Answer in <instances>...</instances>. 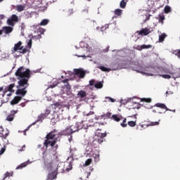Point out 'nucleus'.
<instances>
[{
	"label": "nucleus",
	"instance_id": "obj_1",
	"mask_svg": "<svg viewBox=\"0 0 180 180\" xmlns=\"http://www.w3.org/2000/svg\"><path fill=\"white\" fill-rule=\"evenodd\" d=\"M18 77L19 86H29V79L30 78V70L26 69L23 66L20 67L15 73Z\"/></svg>",
	"mask_w": 180,
	"mask_h": 180
},
{
	"label": "nucleus",
	"instance_id": "obj_2",
	"mask_svg": "<svg viewBox=\"0 0 180 180\" xmlns=\"http://www.w3.org/2000/svg\"><path fill=\"white\" fill-rule=\"evenodd\" d=\"M57 141H60V135L56 134V130L51 131L46 136V140L44 142V146L46 147V150L49 148V146L51 148L54 147L57 144Z\"/></svg>",
	"mask_w": 180,
	"mask_h": 180
},
{
	"label": "nucleus",
	"instance_id": "obj_3",
	"mask_svg": "<svg viewBox=\"0 0 180 180\" xmlns=\"http://www.w3.org/2000/svg\"><path fill=\"white\" fill-rule=\"evenodd\" d=\"M57 152L53 150V149H49L43 152L42 160L45 165H51L54 162V160L57 158Z\"/></svg>",
	"mask_w": 180,
	"mask_h": 180
},
{
	"label": "nucleus",
	"instance_id": "obj_4",
	"mask_svg": "<svg viewBox=\"0 0 180 180\" xmlns=\"http://www.w3.org/2000/svg\"><path fill=\"white\" fill-rule=\"evenodd\" d=\"M51 113V110H50V108H46L44 113H41L38 116L37 120L32 123V125L36 124L37 122H43V120H44V119H46V117H47V116H49V115H50Z\"/></svg>",
	"mask_w": 180,
	"mask_h": 180
},
{
	"label": "nucleus",
	"instance_id": "obj_5",
	"mask_svg": "<svg viewBox=\"0 0 180 180\" xmlns=\"http://www.w3.org/2000/svg\"><path fill=\"white\" fill-rule=\"evenodd\" d=\"M18 22H19V17L16 14H13L10 18H8L7 25L13 27L15 23H18Z\"/></svg>",
	"mask_w": 180,
	"mask_h": 180
},
{
	"label": "nucleus",
	"instance_id": "obj_6",
	"mask_svg": "<svg viewBox=\"0 0 180 180\" xmlns=\"http://www.w3.org/2000/svg\"><path fill=\"white\" fill-rule=\"evenodd\" d=\"M106 136H108V134L106 133L98 134L93 143H98V144H101V143L105 141V137H106Z\"/></svg>",
	"mask_w": 180,
	"mask_h": 180
},
{
	"label": "nucleus",
	"instance_id": "obj_7",
	"mask_svg": "<svg viewBox=\"0 0 180 180\" xmlns=\"http://www.w3.org/2000/svg\"><path fill=\"white\" fill-rule=\"evenodd\" d=\"M151 33V30L148 27L143 28L141 30H138L136 32V34H137L139 36H148Z\"/></svg>",
	"mask_w": 180,
	"mask_h": 180
},
{
	"label": "nucleus",
	"instance_id": "obj_8",
	"mask_svg": "<svg viewBox=\"0 0 180 180\" xmlns=\"http://www.w3.org/2000/svg\"><path fill=\"white\" fill-rule=\"evenodd\" d=\"M75 75L79 77V78H85L86 72L83 69H74Z\"/></svg>",
	"mask_w": 180,
	"mask_h": 180
},
{
	"label": "nucleus",
	"instance_id": "obj_9",
	"mask_svg": "<svg viewBox=\"0 0 180 180\" xmlns=\"http://www.w3.org/2000/svg\"><path fill=\"white\" fill-rule=\"evenodd\" d=\"M77 98H79L80 101H86L88 94L84 90H80L77 92Z\"/></svg>",
	"mask_w": 180,
	"mask_h": 180
},
{
	"label": "nucleus",
	"instance_id": "obj_10",
	"mask_svg": "<svg viewBox=\"0 0 180 180\" xmlns=\"http://www.w3.org/2000/svg\"><path fill=\"white\" fill-rule=\"evenodd\" d=\"M13 88H15V84H10L7 89L4 90L3 94L1 95V98H4L5 96V94H6V92H11V93L15 92V90L13 89Z\"/></svg>",
	"mask_w": 180,
	"mask_h": 180
},
{
	"label": "nucleus",
	"instance_id": "obj_11",
	"mask_svg": "<svg viewBox=\"0 0 180 180\" xmlns=\"http://www.w3.org/2000/svg\"><path fill=\"white\" fill-rule=\"evenodd\" d=\"M26 88H27V86H25L22 89H17L15 92L16 95H21L22 96H25L27 94V90H26Z\"/></svg>",
	"mask_w": 180,
	"mask_h": 180
},
{
	"label": "nucleus",
	"instance_id": "obj_12",
	"mask_svg": "<svg viewBox=\"0 0 180 180\" xmlns=\"http://www.w3.org/2000/svg\"><path fill=\"white\" fill-rule=\"evenodd\" d=\"M2 29L5 34H9L10 33H12L13 32V27L11 26H4L2 27Z\"/></svg>",
	"mask_w": 180,
	"mask_h": 180
},
{
	"label": "nucleus",
	"instance_id": "obj_13",
	"mask_svg": "<svg viewBox=\"0 0 180 180\" xmlns=\"http://www.w3.org/2000/svg\"><path fill=\"white\" fill-rule=\"evenodd\" d=\"M18 50H23V46H22V41H18L17 44L14 45L13 52L18 51Z\"/></svg>",
	"mask_w": 180,
	"mask_h": 180
},
{
	"label": "nucleus",
	"instance_id": "obj_14",
	"mask_svg": "<svg viewBox=\"0 0 180 180\" xmlns=\"http://www.w3.org/2000/svg\"><path fill=\"white\" fill-rule=\"evenodd\" d=\"M101 155L99 154V151L94 152L93 153V158L94 159L95 162H99L101 158Z\"/></svg>",
	"mask_w": 180,
	"mask_h": 180
},
{
	"label": "nucleus",
	"instance_id": "obj_15",
	"mask_svg": "<svg viewBox=\"0 0 180 180\" xmlns=\"http://www.w3.org/2000/svg\"><path fill=\"white\" fill-rule=\"evenodd\" d=\"M22 99V97L20 96H15L11 101V105H18L19 102H20V100Z\"/></svg>",
	"mask_w": 180,
	"mask_h": 180
},
{
	"label": "nucleus",
	"instance_id": "obj_16",
	"mask_svg": "<svg viewBox=\"0 0 180 180\" xmlns=\"http://www.w3.org/2000/svg\"><path fill=\"white\" fill-rule=\"evenodd\" d=\"M155 106L156 108H160V109H165L167 111H168V110L171 111V110H169L168 108H167V105H165V104H164V103H158L155 104Z\"/></svg>",
	"mask_w": 180,
	"mask_h": 180
},
{
	"label": "nucleus",
	"instance_id": "obj_17",
	"mask_svg": "<svg viewBox=\"0 0 180 180\" xmlns=\"http://www.w3.org/2000/svg\"><path fill=\"white\" fill-rule=\"evenodd\" d=\"M29 164H30V162H29V161H26L23 163H21L20 165H19L17 167L16 169H22L26 167H27V165H29Z\"/></svg>",
	"mask_w": 180,
	"mask_h": 180
},
{
	"label": "nucleus",
	"instance_id": "obj_18",
	"mask_svg": "<svg viewBox=\"0 0 180 180\" xmlns=\"http://www.w3.org/2000/svg\"><path fill=\"white\" fill-rule=\"evenodd\" d=\"M56 172L58 174H63L64 172V165H58L56 168Z\"/></svg>",
	"mask_w": 180,
	"mask_h": 180
},
{
	"label": "nucleus",
	"instance_id": "obj_19",
	"mask_svg": "<svg viewBox=\"0 0 180 180\" xmlns=\"http://www.w3.org/2000/svg\"><path fill=\"white\" fill-rule=\"evenodd\" d=\"M25 9H26V4L16 6V11H18V12H23Z\"/></svg>",
	"mask_w": 180,
	"mask_h": 180
},
{
	"label": "nucleus",
	"instance_id": "obj_20",
	"mask_svg": "<svg viewBox=\"0 0 180 180\" xmlns=\"http://www.w3.org/2000/svg\"><path fill=\"white\" fill-rule=\"evenodd\" d=\"M111 119H112V120H115V122H120V120L123 119V117L117 115H112Z\"/></svg>",
	"mask_w": 180,
	"mask_h": 180
},
{
	"label": "nucleus",
	"instance_id": "obj_21",
	"mask_svg": "<svg viewBox=\"0 0 180 180\" xmlns=\"http://www.w3.org/2000/svg\"><path fill=\"white\" fill-rule=\"evenodd\" d=\"M56 178H57V173H56V172H53L49 174L47 180H53L56 179Z\"/></svg>",
	"mask_w": 180,
	"mask_h": 180
},
{
	"label": "nucleus",
	"instance_id": "obj_22",
	"mask_svg": "<svg viewBox=\"0 0 180 180\" xmlns=\"http://www.w3.org/2000/svg\"><path fill=\"white\" fill-rule=\"evenodd\" d=\"M97 68H98V70H101V71L104 72H109V71H110V68H108L105 66H98Z\"/></svg>",
	"mask_w": 180,
	"mask_h": 180
},
{
	"label": "nucleus",
	"instance_id": "obj_23",
	"mask_svg": "<svg viewBox=\"0 0 180 180\" xmlns=\"http://www.w3.org/2000/svg\"><path fill=\"white\" fill-rule=\"evenodd\" d=\"M165 37H167V34L163 33L159 36V43H162L164 40H165Z\"/></svg>",
	"mask_w": 180,
	"mask_h": 180
},
{
	"label": "nucleus",
	"instance_id": "obj_24",
	"mask_svg": "<svg viewBox=\"0 0 180 180\" xmlns=\"http://www.w3.org/2000/svg\"><path fill=\"white\" fill-rule=\"evenodd\" d=\"M153 48V45L151 44H148V45H146V44H143L142 46H141V48L139 49V50H144V49H152Z\"/></svg>",
	"mask_w": 180,
	"mask_h": 180
},
{
	"label": "nucleus",
	"instance_id": "obj_25",
	"mask_svg": "<svg viewBox=\"0 0 180 180\" xmlns=\"http://www.w3.org/2000/svg\"><path fill=\"white\" fill-rule=\"evenodd\" d=\"M38 33H40V34H38V39H41V34H44V29L43 28H39L37 30Z\"/></svg>",
	"mask_w": 180,
	"mask_h": 180
},
{
	"label": "nucleus",
	"instance_id": "obj_26",
	"mask_svg": "<svg viewBox=\"0 0 180 180\" xmlns=\"http://www.w3.org/2000/svg\"><path fill=\"white\" fill-rule=\"evenodd\" d=\"M127 4V1H125V0H122L120 4V8H122V9H124V8H126Z\"/></svg>",
	"mask_w": 180,
	"mask_h": 180
},
{
	"label": "nucleus",
	"instance_id": "obj_27",
	"mask_svg": "<svg viewBox=\"0 0 180 180\" xmlns=\"http://www.w3.org/2000/svg\"><path fill=\"white\" fill-rule=\"evenodd\" d=\"M94 86L97 89H101V88L103 87V84H102V82H99L98 83L95 84Z\"/></svg>",
	"mask_w": 180,
	"mask_h": 180
},
{
	"label": "nucleus",
	"instance_id": "obj_28",
	"mask_svg": "<svg viewBox=\"0 0 180 180\" xmlns=\"http://www.w3.org/2000/svg\"><path fill=\"white\" fill-rule=\"evenodd\" d=\"M13 176V172H6V173L4 174V177L3 178V180H5L6 179H7L8 176Z\"/></svg>",
	"mask_w": 180,
	"mask_h": 180
},
{
	"label": "nucleus",
	"instance_id": "obj_29",
	"mask_svg": "<svg viewBox=\"0 0 180 180\" xmlns=\"http://www.w3.org/2000/svg\"><path fill=\"white\" fill-rule=\"evenodd\" d=\"M49 20L48 19H44L41 20V22H40V25L41 26H46V25L49 24Z\"/></svg>",
	"mask_w": 180,
	"mask_h": 180
},
{
	"label": "nucleus",
	"instance_id": "obj_30",
	"mask_svg": "<svg viewBox=\"0 0 180 180\" xmlns=\"http://www.w3.org/2000/svg\"><path fill=\"white\" fill-rule=\"evenodd\" d=\"M21 51H19V53H20V54H26V53H29L30 51V49H27L26 48H22V49H20Z\"/></svg>",
	"mask_w": 180,
	"mask_h": 180
},
{
	"label": "nucleus",
	"instance_id": "obj_31",
	"mask_svg": "<svg viewBox=\"0 0 180 180\" xmlns=\"http://www.w3.org/2000/svg\"><path fill=\"white\" fill-rule=\"evenodd\" d=\"M91 163H92V159L89 158L85 161L84 165H85V167H88V166L91 165Z\"/></svg>",
	"mask_w": 180,
	"mask_h": 180
},
{
	"label": "nucleus",
	"instance_id": "obj_32",
	"mask_svg": "<svg viewBox=\"0 0 180 180\" xmlns=\"http://www.w3.org/2000/svg\"><path fill=\"white\" fill-rule=\"evenodd\" d=\"M141 102H146V103H150L151 102V98H143L141 99Z\"/></svg>",
	"mask_w": 180,
	"mask_h": 180
},
{
	"label": "nucleus",
	"instance_id": "obj_33",
	"mask_svg": "<svg viewBox=\"0 0 180 180\" xmlns=\"http://www.w3.org/2000/svg\"><path fill=\"white\" fill-rule=\"evenodd\" d=\"M173 54H175L178 58H180V49L174 51Z\"/></svg>",
	"mask_w": 180,
	"mask_h": 180
},
{
	"label": "nucleus",
	"instance_id": "obj_34",
	"mask_svg": "<svg viewBox=\"0 0 180 180\" xmlns=\"http://www.w3.org/2000/svg\"><path fill=\"white\" fill-rule=\"evenodd\" d=\"M115 13L117 16H120L122 15V10L117 8L115 10Z\"/></svg>",
	"mask_w": 180,
	"mask_h": 180
},
{
	"label": "nucleus",
	"instance_id": "obj_35",
	"mask_svg": "<svg viewBox=\"0 0 180 180\" xmlns=\"http://www.w3.org/2000/svg\"><path fill=\"white\" fill-rule=\"evenodd\" d=\"M171 12V7L169 6H166L165 7V13H169Z\"/></svg>",
	"mask_w": 180,
	"mask_h": 180
},
{
	"label": "nucleus",
	"instance_id": "obj_36",
	"mask_svg": "<svg viewBox=\"0 0 180 180\" xmlns=\"http://www.w3.org/2000/svg\"><path fill=\"white\" fill-rule=\"evenodd\" d=\"M160 122H151L147 126H158Z\"/></svg>",
	"mask_w": 180,
	"mask_h": 180
},
{
	"label": "nucleus",
	"instance_id": "obj_37",
	"mask_svg": "<svg viewBox=\"0 0 180 180\" xmlns=\"http://www.w3.org/2000/svg\"><path fill=\"white\" fill-rule=\"evenodd\" d=\"M127 119H124L122 121V123H121L122 127H127Z\"/></svg>",
	"mask_w": 180,
	"mask_h": 180
},
{
	"label": "nucleus",
	"instance_id": "obj_38",
	"mask_svg": "<svg viewBox=\"0 0 180 180\" xmlns=\"http://www.w3.org/2000/svg\"><path fill=\"white\" fill-rule=\"evenodd\" d=\"M165 19V17L164 15H160L159 16V22H160V23H164Z\"/></svg>",
	"mask_w": 180,
	"mask_h": 180
},
{
	"label": "nucleus",
	"instance_id": "obj_39",
	"mask_svg": "<svg viewBox=\"0 0 180 180\" xmlns=\"http://www.w3.org/2000/svg\"><path fill=\"white\" fill-rule=\"evenodd\" d=\"M128 124L130 126V127H134V126H136V122L129 121L128 122Z\"/></svg>",
	"mask_w": 180,
	"mask_h": 180
},
{
	"label": "nucleus",
	"instance_id": "obj_40",
	"mask_svg": "<svg viewBox=\"0 0 180 180\" xmlns=\"http://www.w3.org/2000/svg\"><path fill=\"white\" fill-rule=\"evenodd\" d=\"M160 77H162L165 79H169L171 78V75H160Z\"/></svg>",
	"mask_w": 180,
	"mask_h": 180
},
{
	"label": "nucleus",
	"instance_id": "obj_41",
	"mask_svg": "<svg viewBox=\"0 0 180 180\" xmlns=\"http://www.w3.org/2000/svg\"><path fill=\"white\" fill-rule=\"evenodd\" d=\"M32 39H30L27 42V47L29 50L32 49Z\"/></svg>",
	"mask_w": 180,
	"mask_h": 180
},
{
	"label": "nucleus",
	"instance_id": "obj_42",
	"mask_svg": "<svg viewBox=\"0 0 180 180\" xmlns=\"http://www.w3.org/2000/svg\"><path fill=\"white\" fill-rule=\"evenodd\" d=\"M6 120H8V122H12V120H13V116L12 115L7 116Z\"/></svg>",
	"mask_w": 180,
	"mask_h": 180
},
{
	"label": "nucleus",
	"instance_id": "obj_43",
	"mask_svg": "<svg viewBox=\"0 0 180 180\" xmlns=\"http://www.w3.org/2000/svg\"><path fill=\"white\" fill-rule=\"evenodd\" d=\"M6 150V147L1 148L0 150V155H2V154H4V153H5Z\"/></svg>",
	"mask_w": 180,
	"mask_h": 180
},
{
	"label": "nucleus",
	"instance_id": "obj_44",
	"mask_svg": "<svg viewBox=\"0 0 180 180\" xmlns=\"http://www.w3.org/2000/svg\"><path fill=\"white\" fill-rule=\"evenodd\" d=\"M89 85H91V86H94V85H95V80L94 79L90 80Z\"/></svg>",
	"mask_w": 180,
	"mask_h": 180
},
{
	"label": "nucleus",
	"instance_id": "obj_45",
	"mask_svg": "<svg viewBox=\"0 0 180 180\" xmlns=\"http://www.w3.org/2000/svg\"><path fill=\"white\" fill-rule=\"evenodd\" d=\"M106 29H109V24H107L102 27L103 30H106Z\"/></svg>",
	"mask_w": 180,
	"mask_h": 180
},
{
	"label": "nucleus",
	"instance_id": "obj_46",
	"mask_svg": "<svg viewBox=\"0 0 180 180\" xmlns=\"http://www.w3.org/2000/svg\"><path fill=\"white\" fill-rule=\"evenodd\" d=\"M25 148H26V146L23 145L21 148L18 149V151H25Z\"/></svg>",
	"mask_w": 180,
	"mask_h": 180
},
{
	"label": "nucleus",
	"instance_id": "obj_47",
	"mask_svg": "<svg viewBox=\"0 0 180 180\" xmlns=\"http://www.w3.org/2000/svg\"><path fill=\"white\" fill-rule=\"evenodd\" d=\"M71 169H72V165H70L69 167L66 168V171L69 172V171H71Z\"/></svg>",
	"mask_w": 180,
	"mask_h": 180
},
{
	"label": "nucleus",
	"instance_id": "obj_48",
	"mask_svg": "<svg viewBox=\"0 0 180 180\" xmlns=\"http://www.w3.org/2000/svg\"><path fill=\"white\" fill-rule=\"evenodd\" d=\"M30 126L32 125H30L27 129L24 130V136H26V132L29 131V129H30Z\"/></svg>",
	"mask_w": 180,
	"mask_h": 180
},
{
	"label": "nucleus",
	"instance_id": "obj_49",
	"mask_svg": "<svg viewBox=\"0 0 180 180\" xmlns=\"http://www.w3.org/2000/svg\"><path fill=\"white\" fill-rule=\"evenodd\" d=\"M65 86H66L67 89H71V85H70V83L65 84Z\"/></svg>",
	"mask_w": 180,
	"mask_h": 180
},
{
	"label": "nucleus",
	"instance_id": "obj_50",
	"mask_svg": "<svg viewBox=\"0 0 180 180\" xmlns=\"http://www.w3.org/2000/svg\"><path fill=\"white\" fill-rule=\"evenodd\" d=\"M106 117H108L109 119H110V116H112V112H108L106 115H105Z\"/></svg>",
	"mask_w": 180,
	"mask_h": 180
},
{
	"label": "nucleus",
	"instance_id": "obj_51",
	"mask_svg": "<svg viewBox=\"0 0 180 180\" xmlns=\"http://www.w3.org/2000/svg\"><path fill=\"white\" fill-rule=\"evenodd\" d=\"M62 82H63V84H65V85H67L68 84V79H65V80H63Z\"/></svg>",
	"mask_w": 180,
	"mask_h": 180
},
{
	"label": "nucleus",
	"instance_id": "obj_52",
	"mask_svg": "<svg viewBox=\"0 0 180 180\" xmlns=\"http://www.w3.org/2000/svg\"><path fill=\"white\" fill-rule=\"evenodd\" d=\"M106 99H109V101H110V102H115V99H113V98H110V97H107V98H105Z\"/></svg>",
	"mask_w": 180,
	"mask_h": 180
},
{
	"label": "nucleus",
	"instance_id": "obj_53",
	"mask_svg": "<svg viewBox=\"0 0 180 180\" xmlns=\"http://www.w3.org/2000/svg\"><path fill=\"white\" fill-rule=\"evenodd\" d=\"M5 19V15L4 14H0V20H2Z\"/></svg>",
	"mask_w": 180,
	"mask_h": 180
},
{
	"label": "nucleus",
	"instance_id": "obj_54",
	"mask_svg": "<svg viewBox=\"0 0 180 180\" xmlns=\"http://www.w3.org/2000/svg\"><path fill=\"white\" fill-rule=\"evenodd\" d=\"M9 136V132H7L4 134V139H6Z\"/></svg>",
	"mask_w": 180,
	"mask_h": 180
},
{
	"label": "nucleus",
	"instance_id": "obj_55",
	"mask_svg": "<svg viewBox=\"0 0 180 180\" xmlns=\"http://www.w3.org/2000/svg\"><path fill=\"white\" fill-rule=\"evenodd\" d=\"M140 49H141V46H136V50H139V51H141V50H140Z\"/></svg>",
	"mask_w": 180,
	"mask_h": 180
},
{
	"label": "nucleus",
	"instance_id": "obj_56",
	"mask_svg": "<svg viewBox=\"0 0 180 180\" xmlns=\"http://www.w3.org/2000/svg\"><path fill=\"white\" fill-rule=\"evenodd\" d=\"M71 130H72V133H75V131H78V130H79V128H77V129H75V130H72V129H71Z\"/></svg>",
	"mask_w": 180,
	"mask_h": 180
},
{
	"label": "nucleus",
	"instance_id": "obj_57",
	"mask_svg": "<svg viewBox=\"0 0 180 180\" xmlns=\"http://www.w3.org/2000/svg\"><path fill=\"white\" fill-rule=\"evenodd\" d=\"M89 115H94V112H90L89 113L86 114V116H89Z\"/></svg>",
	"mask_w": 180,
	"mask_h": 180
},
{
	"label": "nucleus",
	"instance_id": "obj_58",
	"mask_svg": "<svg viewBox=\"0 0 180 180\" xmlns=\"http://www.w3.org/2000/svg\"><path fill=\"white\" fill-rule=\"evenodd\" d=\"M3 33H4V29L0 30V36H2Z\"/></svg>",
	"mask_w": 180,
	"mask_h": 180
},
{
	"label": "nucleus",
	"instance_id": "obj_59",
	"mask_svg": "<svg viewBox=\"0 0 180 180\" xmlns=\"http://www.w3.org/2000/svg\"><path fill=\"white\" fill-rule=\"evenodd\" d=\"M89 176H91V172H87L86 178L88 179Z\"/></svg>",
	"mask_w": 180,
	"mask_h": 180
},
{
	"label": "nucleus",
	"instance_id": "obj_60",
	"mask_svg": "<svg viewBox=\"0 0 180 180\" xmlns=\"http://www.w3.org/2000/svg\"><path fill=\"white\" fill-rule=\"evenodd\" d=\"M176 72L179 74V77H180V69L177 70Z\"/></svg>",
	"mask_w": 180,
	"mask_h": 180
},
{
	"label": "nucleus",
	"instance_id": "obj_61",
	"mask_svg": "<svg viewBox=\"0 0 180 180\" xmlns=\"http://www.w3.org/2000/svg\"><path fill=\"white\" fill-rule=\"evenodd\" d=\"M0 137H2V138L4 139V134H2V133H0Z\"/></svg>",
	"mask_w": 180,
	"mask_h": 180
},
{
	"label": "nucleus",
	"instance_id": "obj_62",
	"mask_svg": "<svg viewBox=\"0 0 180 180\" xmlns=\"http://www.w3.org/2000/svg\"><path fill=\"white\" fill-rule=\"evenodd\" d=\"M57 148H58V144L56 145L55 150H57Z\"/></svg>",
	"mask_w": 180,
	"mask_h": 180
},
{
	"label": "nucleus",
	"instance_id": "obj_63",
	"mask_svg": "<svg viewBox=\"0 0 180 180\" xmlns=\"http://www.w3.org/2000/svg\"><path fill=\"white\" fill-rule=\"evenodd\" d=\"M7 96H12V93H9L8 94H7Z\"/></svg>",
	"mask_w": 180,
	"mask_h": 180
},
{
	"label": "nucleus",
	"instance_id": "obj_64",
	"mask_svg": "<svg viewBox=\"0 0 180 180\" xmlns=\"http://www.w3.org/2000/svg\"><path fill=\"white\" fill-rule=\"evenodd\" d=\"M1 91H4V87H0V92H1Z\"/></svg>",
	"mask_w": 180,
	"mask_h": 180
}]
</instances>
